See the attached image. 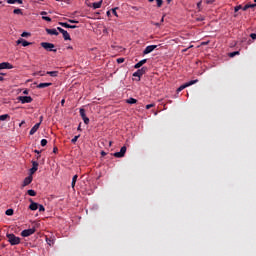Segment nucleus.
<instances>
[{
  "label": "nucleus",
  "mask_w": 256,
  "mask_h": 256,
  "mask_svg": "<svg viewBox=\"0 0 256 256\" xmlns=\"http://www.w3.org/2000/svg\"><path fill=\"white\" fill-rule=\"evenodd\" d=\"M6 237L10 245H19L21 243V238L15 236V234H6Z\"/></svg>",
  "instance_id": "nucleus-1"
},
{
  "label": "nucleus",
  "mask_w": 256,
  "mask_h": 256,
  "mask_svg": "<svg viewBox=\"0 0 256 256\" xmlns=\"http://www.w3.org/2000/svg\"><path fill=\"white\" fill-rule=\"evenodd\" d=\"M41 47L46 51H53V53H57V49H55V44L49 42H42Z\"/></svg>",
  "instance_id": "nucleus-2"
},
{
  "label": "nucleus",
  "mask_w": 256,
  "mask_h": 256,
  "mask_svg": "<svg viewBox=\"0 0 256 256\" xmlns=\"http://www.w3.org/2000/svg\"><path fill=\"white\" fill-rule=\"evenodd\" d=\"M195 83H199V80H191L183 85H181L178 89H177V93H181V91H183V89H187V87H191V85H195Z\"/></svg>",
  "instance_id": "nucleus-3"
},
{
  "label": "nucleus",
  "mask_w": 256,
  "mask_h": 256,
  "mask_svg": "<svg viewBox=\"0 0 256 256\" xmlns=\"http://www.w3.org/2000/svg\"><path fill=\"white\" fill-rule=\"evenodd\" d=\"M57 31H59V33H62L64 41H71V35H69V32H67V30L61 27H57Z\"/></svg>",
  "instance_id": "nucleus-4"
},
{
  "label": "nucleus",
  "mask_w": 256,
  "mask_h": 256,
  "mask_svg": "<svg viewBox=\"0 0 256 256\" xmlns=\"http://www.w3.org/2000/svg\"><path fill=\"white\" fill-rule=\"evenodd\" d=\"M145 73H147V67H142L141 69H138L136 72L133 73V77H138L139 79H141V77H143Z\"/></svg>",
  "instance_id": "nucleus-5"
},
{
  "label": "nucleus",
  "mask_w": 256,
  "mask_h": 256,
  "mask_svg": "<svg viewBox=\"0 0 256 256\" xmlns=\"http://www.w3.org/2000/svg\"><path fill=\"white\" fill-rule=\"evenodd\" d=\"M125 153H127V146H123L119 152L114 153L113 155L117 159H121V157H125Z\"/></svg>",
  "instance_id": "nucleus-6"
},
{
  "label": "nucleus",
  "mask_w": 256,
  "mask_h": 256,
  "mask_svg": "<svg viewBox=\"0 0 256 256\" xmlns=\"http://www.w3.org/2000/svg\"><path fill=\"white\" fill-rule=\"evenodd\" d=\"M18 101H20L22 104L32 103L33 98L31 96H19Z\"/></svg>",
  "instance_id": "nucleus-7"
},
{
  "label": "nucleus",
  "mask_w": 256,
  "mask_h": 256,
  "mask_svg": "<svg viewBox=\"0 0 256 256\" xmlns=\"http://www.w3.org/2000/svg\"><path fill=\"white\" fill-rule=\"evenodd\" d=\"M34 233H35V228H30V229L23 230L21 232V236L22 237H31V235H33Z\"/></svg>",
  "instance_id": "nucleus-8"
},
{
  "label": "nucleus",
  "mask_w": 256,
  "mask_h": 256,
  "mask_svg": "<svg viewBox=\"0 0 256 256\" xmlns=\"http://www.w3.org/2000/svg\"><path fill=\"white\" fill-rule=\"evenodd\" d=\"M80 116L83 119L85 125H89V117H87V114H85L84 108H80Z\"/></svg>",
  "instance_id": "nucleus-9"
},
{
  "label": "nucleus",
  "mask_w": 256,
  "mask_h": 256,
  "mask_svg": "<svg viewBox=\"0 0 256 256\" xmlns=\"http://www.w3.org/2000/svg\"><path fill=\"white\" fill-rule=\"evenodd\" d=\"M155 49H157V45H150L147 46L144 51H143V55H149V53H153V51H155Z\"/></svg>",
  "instance_id": "nucleus-10"
},
{
  "label": "nucleus",
  "mask_w": 256,
  "mask_h": 256,
  "mask_svg": "<svg viewBox=\"0 0 256 256\" xmlns=\"http://www.w3.org/2000/svg\"><path fill=\"white\" fill-rule=\"evenodd\" d=\"M17 45H22V47H29V45H32L31 42H27V40L23 39V38H19L16 41Z\"/></svg>",
  "instance_id": "nucleus-11"
},
{
  "label": "nucleus",
  "mask_w": 256,
  "mask_h": 256,
  "mask_svg": "<svg viewBox=\"0 0 256 256\" xmlns=\"http://www.w3.org/2000/svg\"><path fill=\"white\" fill-rule=\"evenodd\" d=\"M39 127H41V122L36 123L30 130L29 135H35L37 131L39 130Z\"/></svg>",
  "instance_id": "nucleus-12"
},
{
  "label": "nucleus",
  "mask_w": 256,
  "mask_h": 256,
  "mask_svg": "<svg viewBox=\"0 0 256 256\" xmlns=\"http://www.w3.org/2000/svg\"><path fill=\"white\" fill-rule=\"evenodd\" d=\"M1 69H13V64L9 62H2L0 63V71Z\"/></svg>",
  "instance_id": "nucleus-13"
},
{
  "label": "nucleus",
  "mask_w": 256,
  "mask_h": 256,
  "mask_svg": "<svg viewBox=\"0 0 256 256\" xmlns=\"http://www.w3.org/2000/svg\"><path fill=\"white\" fill-rule=\"evenodd\" d=\"M32 182H33V176L30 175L24 179L22 186L27 187V185H31Z\"/></svg>",
  "instance_id": "nucleus-14"
},
{
  "label": "nucleus",
  "mask_w": 256,
  "mask_h": 256,
  "mask_svg": "<svg viewBox=\"0 0 256 256\" xmlns=\"http://www.w3.org/2000/svg\"><path fill=\"white\" fill-rule=\"evenodd\" d=\"M51 85H53L51 82L40 83L37 85V89H45V87H51Z\"/></svg>",
  "instance_id": "nucleus-15"
},
{
  "label": "nucleus",
  "mask_w": 256,
  "mask_h": 256,
  "mask_svg": "<svg viewBox=\"0 0 256 256\" xmlns=\"http://www.w3.org/2000/svg\"><path fill=\"white\" fill-rule=\"evenodd\" d=\"M46 33L48 34V35H59V32L57 31V29H55V28H53V29H49V28H47L46 29Z\"/></svg>",
  "instance_id": "nucleus-16"
},
{
  "label": "nucleus",
  "mask_w": 256,
  "mask_h": 256,
  "mask_svg": "<svg viewBox=\"0 0 256 256\" xmlns=\"http://www.w3.org/2000/svg\"><path fill=\"white\" fill-rule=\"evenodd\" d=\"M145 63H147V59H143V60L139 61L138 63L135 64L134 69H140V67H143V65H145Z\"/></svg>",
  "instance_id": "nucleus-17"
},
{
  "label": "nucleus",
  "mask_w": 256,
  "mask_h": 256,
  "mask_svg": "<svg viewBox=\"0 0 256 256\" xmlns=\"http://www.w3.org/2000/svg\"><path fill=\"white\" fill-rule=\"evenodd\" d=\"M102 5H103V0H100L99 2L92 3L93 9H101Z\"/></svg>",
  "instance_id": "nucleus-18"
},
{
  "label": "nucleus",
  "mask_w": 256,
  "mask_h": 256,
  "mask_svg": "<svg viewBox=\"0 0 256 256\" xmlns=\"http://www.w3.org/2000/svg\"><path fill=\"white\" fill-rule=\"evenodd\" d=\"M29 209L31 211H37V209H39V204L36 203V202H31L30 206H29Z\"/></svg>",
  "instance_id": "nucleus-19"
},
{
  "label": "nucleus",
  "mask_w": 256,
  "mask_h": 256,
  "mask_svg": "<svg viewBox=\"0 0 256 256\" xmlns=\"http://www.w3.org/2000/svg\"><path fill=\"white\" fill-rule=\"evenodd\" d=\"M256 7V4H246L242 10L247 11V9H253Z\"/></svg>",
  "instance_id": "nucleus-20"
},
{
  "label": "nucleus",
  "mask_w": 256,
  "mask_h": 256,
  "mask_svg": "<svg viewBox=\"0 0 256 256\" xmlns=\"http://www.w3.org/2000/svg\"><path fill=\"white\" fill-rule=\"evenodd\" d=\"M46 75H50V77H57L59 75L58 71H48Z\"/></svg>",
  "instance_id": "nucleus-21"
},
{
  "label": "nucleus",
  "mask_w": 256,
  "mask_h": 256,
  "mask_svg": "<svg viewBox=\"0 0 256 256\" xmlns=\"http://www.w3.org/2000/svg\"><path fill=\"white\" fill-rule=\"evenodd\" d=\"M126 103H128L129 105H135V103H137V99L129 98L126 100Z\"/></svg>",
  "instance_id": "nucleus-22"
},
{
  "label": "nucleus",
  "mask_w": 256,
  "mask_h": 256,
  "mask_svg": "<svg viewBox=\"0 0 256 256\" xmlns=\"http://www.w3.org/2000/svg\"><path fill=\"white\" fill-rule=\"evenodd\" d=\"M155 0H148L149 3H153ZM157 7H162L163 6V0H156Z\"/></svg>",
  "instance_id": "nucleus-23"
},
{
  "label": "nucleus",
  "mask_w": 256,
  "mask_h": 256,
  "mask_svg": "<svg viewBox=\"0 0 256 256\" xmlns=\"http://www.w3.org/2000/svg\"><path fill=\"white\" fill-rule=\"evenodd\" d=\"M14 15H23V10L16 8L13 10Z\"/></svg>",
  "instance_id": "nucleus-24"
},
{
  "label": "nucleus",
  "mask_w": 256,
  "mask_h": 256,
  "mask_svg": "<svg viewBox=\"0 0 256 256\" xmlns=\"http://www.w3.org/2000/svg\"><path fill=\"white\" fill-rule=\"evenodd\" d=\"M32 168L34 169H39V162L35 161V160H32Z\"/></svg>",
  "instance_id": "nucleus-25"
},
{
  "label": "nucleus",
  "mask_w": 256,
  "mask_h": 256,
  "mask_svg": "<svg viewBox=\"0 0 256 256\" xmlns=\"http://www.w3.org/2000/svg\"><path fill=\"white\" fill-rule=\"evenodd\" d=\"M9 117V114L0 115V121H6V119H9Z\"/></svg>",
  "instance_id": "nucleus-26"
},
{
  "label": "nucleus",
  "mask_w": 256,
  "mask_h": 256,
  "mask_svg": "<svg viewBox=\"0 0 256 256\" xmlns=\"http://www.w3.org/2000/svg\"><path fill=\"white\" fill-rule=\"evenodd\" d=\"M58 25L64 27L65 29H69V24L67 22H59Z\"/></svg>",
  "instance_id": "nucleus-27"
},
{
  "label": "nucleus",
  "mask_w": 256,
  "mask_h": 256,
  "mask_svg": "<svg viewBox=\"0 0 256 256\" xmlns=\"http://www.w3.org/2000/svg\"><path fill=\"white\" fill-rule=\"evenodd\" d=\"M28 195H30V197H35V195H37V192H35V190H28Z\"/></svg>",
  "instance_id": "nucleus-28"
},
{
  "label": "nucleus",
  "mask_w": 256,
  "mask_h": 256,
  "mask_svg": "<svg viewBox=\"0 0 256 256\" xmlns=\"http://www.w3.org/2000/svg\"><path fill=\"white\" fill-rule=\"evenodd\" d=\"M13 213H14L13 209H8V210H6L5 215H8V217H11V215H13Z\"/></svg>",
  "instance_id": "nucleus-29"
},
{
  "label": "nucleus",
  "mask_w": 256,
  "mask_h": 256,
  "mask_svg": "<svg viewBox=\"0 0 256 256\" xmlns=\"http://www.w3.org/2000/svg\"><path fill=\"white\" fill-rule=\"evenodd\" d=\"M80 137H81V135L75 136V137L71 140V143L76 144V143H77V140H78Z\"/></svg>",
  "instance_id": "nucleus-30"
},
{
  "label": "nucleus",
  "mask_w": 256,
  "mask_h": 256,
  "mask_svg": "<svg viewBox=\"0 0 256 256\" xmlns=\"http://www.w3.org/2000/svg\"><path fill=\"white\" fill-rule=\"evenodd\" d=\"M43 21H47L48 23H51V17L48 16H42Z\"/></svg>",
  "instance_id": "nucleus-31"
},
{
  "label": "nucleus",
  "mask_w": 256,
  "mask_h": 256,
  "mask_svg": "<svg viewBox=\"0 0 256 256\" xmlns=\"http://www.w3.org/2000/svg\"><path fill=\"white\" fill-rule=\"evenodd\" d=\"M117 9H119V7L112 8V13L113 15H115V17H119V15L117 14Z\"/></svg>",
  "instance_id": "nucleus-32"
},
{
  "label": "nucleus",
  "mask_w": 256,
  "mask_h": 256,
  "mask_svg": "<svg viewBox=\"0 0 256 256\" xmlns=\"http://www.w3.org/2000/svg\"><path fill=\"white\" fill-rule=\"evenodd\" d=\"M40 143H41L42 147H46L47 146V139H42Z\"/></svg>",
  "instance_id": "nucleus-33"
},
{
  "label": "nucleus",
  "mask_w": 256,
  "mask_h": 256,
  "mask_svg": "<svg viewBox=\"0 0 256 256\" xmlns=\"http://www.w3.org/2000/svg\"><path fill=\"white\" fill-rule=\"evenodd\" d=\"M35 173H37V168H31L30 169V175L32 176V175H35Z\"/></svg>",
  "instance_id": "nucleus-34"
},
{
  "label": "nucleus",
  "mask_w": 256,
  "mask_h": 256,
  "mask_svg": "<svg viewBox=\"0 0 256 256\" xmlns=\"http://www.w3.org/2000/svg\"><path fill=\"white\" fill-rule=\"evenodd\" d=\"M21 37H31V33L23 32V33L21 34Z\"/></svg>",
  "instance_id": "nucleus-35"
},
{
  "label": "nucleus",
  "mask_w": 256,
  "mask_h": 256,
  "mask_svg": "<svg viewBox=\"0 0 256 256\" xmlns=\"http://www.w3.org/2000/svg\"><path fill=\"white\" fill-rule=\"evenodd\" d=\"M236 55H239V51H235L229 54V57H235Z\"/></svg>",
  "instance_id": "nucleus-36"
},
{
  "label": "nucleus",
  "mask_w": 256,
  "mask_h": 256,
  "mask_svg": "<svg viewBox=\"0 0 256 256\" xmlns=\"http://www.w3.org/2000/svg\"><path fill=\"white\" fill-rule=\"evenodd\" d=\"M7 3L9 5H15V3H17V0H7Z\"/></svg>",
  "instance_id": "nucleus-37"
},
{
  "label": "nucleus",
  "mask_w": 256,
  "mask_h": 256,
  "mask_svg": "<svg viewBox=\"0 0 256 256\" xmlns=\"http://www.w3.org/2000/svg\"><path fill=\"white\" fill-rule=\"evenodd\" d=\"M241 9H243V7H242L241 5H238V6H236V7L234 8V11H235V13H237V11H239V10H241Z\"/></svg>",
  "instance_id": "nucleus-38"
},
{
  "label": "nucleus",
  "mask_w": 256,
  "mask_h": 256,
  "mask_svg": "<svg viewBox=\"0 0 256 256\" xmlns=\"http://www.w3.org/2000/svg\"><path fill=\"white\" fill-rule=\"evenodd\" d=\"M117 63H119V64L125 63V58H118Z\"/></svg>",
  "instance_id": "nucleus-39"
},
{
  "label": "nucleus",
  "mask_w": 256,
  "mask_h": 256,
  "mask_svg": "<svg viewBox=\"0 0 256 256\" xmlns=\"http://www.w3.org/2000/svg\"><path fill=\"white\" fill-rule=\"evenodd\" d=\"M38 209H39L40 212L45 211V206L40 204V205H38Z\"/></svg>",
  "instance_id": "nucleus-40"
},
{
  "label": "nucleus",
  "mask_w": 256,
  "mask_h": 256,
  "mask_svg": "<svg viewBox=\"0 0 256 256\" xmlns=\"http://www.w3.org/2000/svg\"><path fill=\"white\" fill-rule=\"evenodd\" d=\"M68 29H77V25H70L69 24Z\"/></svg>",
  "instance_id": "nucleus-41"
},
{
  "label": "nucleus",
  "mask_w": 256,
  "mask_h": 256,
  "mask_svg": "<svg viewBox=\"0 0 256 256\" xmlns=\"http://www.w3.org/2000/svg\"><path fill=\"white\" fill-rule=\"evenodd\" d=\"M46 243H48V245H51V243H53V240L46 238Z\"/></svg>",
  "instance_id": "nucleus-42"
},
{
  "label": "nucleus",
  "mask_w": 256,
  "mask_h": 256,
  "mask_svg": "<svg viewBox=\"0 0 256 256\" xmlns=\"http://www.w3.org/2000/svg\"><path fill=\"white\" fill-rule=\"evenodd\" d=\"M68 23H79L77 20L68 19Z\"/></svg>",
  "instance_id": "nucleus-43"
},
{
  "label": "nucleus",
  "mask_w": 256,
  "mask_h": 256,
  "mask_svg": "<svg viewBox=\"0 0 256 256\" xmlns=\"http://www.w3.org/2000/svg\"><path fill=\"white\" fill-rule=\"evenodd\" d=\"M151 107H155V104H148V105H146V109H151Z\"/></svg>",
  "instance_id": "nucleus-44"
},
{
  "label": "nucleus",
  "mask_w": 256,
  "mask_h": 256,
  "mask_svg": "<svg viewBox=\"0 0 256 256\" xmlns=\"http://www.w3.org/2000/svg\"><path fill=\"white\" fill-rule=\"evenodd\" d=\"M78 177H79L78 175H74L72 178V181L77 182Z\"/></svg>",
  "instance_id": "nucleus-45"
},
{
  "label": "nucleus",
  "mask_w": 256,
  "mask_h": 256,
  "mask_svg": "<svg viewBox=\"0 0 256 256\" xmlns=\"http://www.w3.org/2000/svg\"><path fill=\"white\" fill-rule=\"evenodd\" d=\"M250 37H251V39H256V34L255 33H252V34H250Z\"/></svg>",
  "instance_id": "nucleus-46"
},
{
  "label": "nucleus",
  "mask_w": 256,
  "mask_h": 256,
  "mask_svg": "<svg viewBox=\"0 0 256 256\" xmlns=\"http://www.w3.org/2000/svg\"><path fill=\"white\" fill-rule=\"evenodd\" d=\"M191 47H193V45H191L190 47H188V48L182 50V52H183V53H186V51H189V49H191Z\"/></svg>",
  "instance_id": "nucleus-47"
},
{
  "label": "nucleus",
  "mask_w": 256,
  "mask_h": 256,
  "mask_svg": "<svg viewBox=\"0 0 256 256\" xmlns=\"http://www.w3.org/2000/svg\"><path fill=\"white\" fill-rule=\"evenodd\" d=\"M77 182H75V181H72V183H71V187H72V189H75V184H76Z\"/></svg>",
  "instance_id": "nucleus-48"
},
{
  "label": "nucleus",
  "mask_w": 256,
  "mask_h": 256,
  "mask_svg": "<svg viewBox=\"0 0 256 256\" xmlns=\"http://www.w3.org/2000/svg\"><path fill=\"white\" fill-rule=\"evenodd\" d=\"M132 9H133L134 11H139V7H137V6H132Z\"/></svg>",
  "instance_id": "nucleus-49"
},
{
  "label": "nucleus",
  "mask_w": 256,
  "mask_h": 256,
  "mask_svg": "<svg viewBox=\"0 0 256 256\" xmlns=\"http://www.w3.org/2000/svg\"><path fill=\"white\" fill-rule=\"evenodd\" d=\"M23 95H29V90H27V89L24 90V91H23Z\"/></svg>",
  "instance_id": "nucleus-50"
},
{
  "label": "nucleus",
  "mask_w": 256,
  "mask_h": 256,
  "mask_svg": "<svg viewBox=\"0 0 256 256\" xmlns=\"http://www.w3.org/2000/svg\"><path fill=\"white\" fill-rule=\"evenodd\" d=\"M16 3H19V5H23V0H16Z\"/></svg>",
  "instance_id": "nucleus-51"
},
{
  "label": "nucleus",
  "mask_w": 256,
  "mask_h": 256,
  "mask_svg": "<svg viewBox=\"0 0 256 256\" xmlns=\"http://www.w3.org/2000/svg\"><path fill=\"white\" fill-rule=\"evenodd\" d=\"M105 155H107V152L102 151V152H101V156H102V157H105Z\"/></svg>",
  "instance_id": "nucleus-52"
},
{
  "label": "nucleus",
  "mask_w": 256,
  "mask_h": 256,
  "mask_svg": "<svg viewBox=\"0 0 256 256\" xmlns=\"http://www.w3.org/2000/svg\"><path fill=\"white\" fill-rule=\"evenodd\" d=\"M40 15L45 16V15H47V12H46V11H42V12L40 13Z\"/></svg>",
  "instance_id": "nucleus-53"
},
{
  "label": "nucleus",
  "mask_w": 256,
  "mask_h": 256,
  "mask_svg": "<svg viewBox=\"0 0 256 256\" xmlns=\"http://www.w3.org/2000/svg\"><path fill=\"white\" fill-rule=\"evenodd\" d=\"M61 105H62V107H63V105H65V99L61 100Z\"/></svg>",
  "instance_id": "nucleus-54"
},
{
  "label": "nucleus",
  "mask_w": 256,
  "mask_h": 256,
  "mask_svg": "<svg viewBox=\"0 0 256 256\" xmlns=\"http://www.w3.org/2000/svg\"><path fill=\"white\" fill-rule=\"evenodd\" d=\"M38 75H40V77H43V75H45L43 72H38Z\"/></svg>",
  "instance_id": "nucleus-55"
},
{
  "label": "nucleus",
  "mask_w": 256,
  "mask_h": 256,
  "mask_svg": "<svg viewBox=\"0 0 256 256\" xmlns=\"http://www.w3.org/2000/svg\"><path fill=\"white\" fill-rule=\"evenodd\" d=\"M57 151H58V149H57V147H55V148L53 149V153H57Z\"/></svg>",
  "instance_id": "nucleus-56"
},
{
  "label": "nucleus",
  "mask_w": 256,
  "mask_h": 256,
  "mask_svg": "<svg viewBox=\"0 0 256 256\" xmlns=\"http://www.w3.org/2000/svg\"><path fill=\"white\" fill-rule=\"evenodd\" d=\"M34 153H37V155H39L41 152L39 150H34Z\"/></svg>",
  "instance_id": "nucleus-57"
},
{
  "label": "nucleus",
  "mask_w": 256,
  "mask_h": 256,
  "mask_svg": "<svg viewBox=\"0 0 256 256\" xmlns=\"http://www.w3.org/2000/svg\"><path fill=\"white\" fill-rule=\"evenodd\" d=\"M0 81H5V78H3V76H0Z\"/></svg>",
  "instance_id": "nucleus-58"
},
{
  "label": "nucleus",
  "mask_w": 256,
  "mask_h": 256,
  "mask_svg": "<svg viewBox=\"0 0 256 256\" xmlns=\"http://www.w3.org/2000/svg\"><path fill=\"white\" fill-rule=\"evenodd\" d=\"M107 16L109 17V15H111V11H107Z\"/></svg>",
  "instance_id": "nucleus-59"
},
{
  "label": "nucleus",
  "mask_w": 256,
  "mask_h": 256,
  "mask_svg": "<svg viewBox=\"0 0 256 256\" xmlns=\"http://www.w3.org/2000/svg\"><path fill=\"white\" fill-rule=\"evenodd\" d=\"M21 125H25V121H22V122L20 123V127H21Z\"/></svg>",
  "instance_id": "nucleus-60"
},
{
  "label": "nucleus",
  "mask_w": 256,
  "mask_h": 256,
  "mask_svg": "<svg viewBox=\"0 0 256 256\" xmlns=\"http://www.w3.org/2000/svg\"><path fill=\"white\" fill-rule=\"evenodd\" d=\"M78 131H81V125L78 126Z\"/></svg>",
  "instance_id": "nucleus-61"
},
{
  "label": "nucleus",
  "mask_w": 256,
  "mask_h": 256,
  "mask_svg": "<svg viewBox=\"0 0 256 256\" xmlns=\"http://www.w3.org/2000/svg\"><path fill=\"white\" fill-rule=\"evenodd\" d=\"M40 157H41V155L38 154L37 159H39Z\"/></svg>",
  "instance_id": "nucleus-62"
},
{
  "label": "nucleus",
  "mask_w": 256,
  "mask_h": 256,
  "mask_svg": "<svg viewBox=\"0 0 256 256\" xmlns=\"http://www.w3.org/2000/svg\"><path fill=\"white\" fill-rule=\"evenodd\" d=\"M172 0H167V3H171Z\"/></svg>",
  "instance_id": "nucleus-63"
},
{
  "label": "nucleus",
  "mask_w": 256,
  "mask_h": 256,
  "mask_svg": "<svg viewBox=\"0 0 256 256\" xmlns=\"http://www.w3.org/2000/svg\"><path fill=\"white\" fill-rule=\"evenodd\" d=\"M113 142H110L109 145L111 146Z\"/></svg>",
  "instance_id": "nucleus-64"
}]
</instances>
